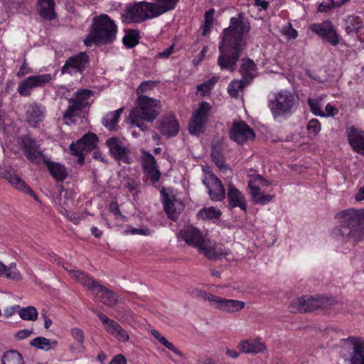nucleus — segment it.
<instances>
[{
    "instance_id": "7c9ffc66",
    "label": "nucleus",
    "mask_w": 364,
    "mask_h": 364,
    "mask_svg": "<svg viewBox=\"0 0 364 364\" xmlns=\"http://www.w3.org/2000/svg\"><path fill=\"white\" fill-rule=\"evenodd\" d=\"M54 0H38V14L42 18L46 21H51L56 18V14L54 11Z\"/></svg>"
},
{
    "instance_id": "a211bd4d",
    "label": "nucleus",
    "mask_w": 364,
    "mask_h": 364,
    "mask_svg": "<svg viewBox=\"0 0 364 364\" xmlns=\"http://www.w3.org/2000/svg\"><path fill=\"white\" fill-rule=\"evenodd\" d=\"M310 28L318 36L326 39L333 46H336L339 43L338 36L332 23L328 21H326L321 23L312 24Z\"/></svg>"
},
{
    "instance_id": "4c0bfd02",
    "label": "nucleus",
    "mask_w": 364,
    "mask_h": 364,
    "mask_svg": "<svg viewBox=\"0 0 364 364\" xmlns=\"http://www.w3.org/2000/svg\"><path fill=\"white\" fill-rule=\"evenodd\" d=\"M45 164L47 165L51 175L55 179L63 181L66 178L68 173L64 166L58 163L49 162L48 160L47 163Z\"/></svg>"
},
{
    "instance_id": "13d9d810",
    "label": "nucleus",
    "mask_w": 364,
    "mask_h": 364,
    "mask_svg": "<svg viewBox=\"0 0 364 364\" xmlns=\"http://www.w3.org/2000/svg\"><path fill=\"white\" fill-rule=\"evenodd\" d=\"M33 333V330L23 329L18 331L15 334V338L18 340H23L29 337Z\"/></svg>"
},
{
    "instance_id": "37998d69",
    "label": "nucleus",
    "mask_w": 364,
    "mask_h": 364,
    "mask_svg": "<svg viewBox=\"0 0 364 364\" xmlns=\"http://www.w3.org/2000/svg\"><path fill=\"white\" fill-rule=\"evenodd\" d=\"M139 37L138 31L131 30L124 36L122 41L126 47L132 48L139 43Z\"/></svg>"
},
{
    "instance_id": "de8ad7c7",
    "label": "nucleus",
    "mask_w": 364,
    "mask_h": 364,
    "mask_svg": "<svg viewBox=\"0 0 364 364\" xmlns=\"http://www.w3.org/2000/svg\"><path fill=\"white\" fill-rule=\"evenodd\" d=\"M309 105L311 108V112L318 116L324 117L325 113L320 108V100L318 99H311L308 100Z\"/></svg>"
},
{
    "instance_id": "8fccbe9b",
    "label": "nucleus",
    "mask_w": 364,
    "mask_h": 364,
    "mask_svg": "<svg viewBox=\"0 0 364 364\" xmlns=\"http://www.w3.org/2000/svg\"><path fill=\"white\" fill-rule=\"evenodd\" d=\"M242 81H233L229 85L228 92L230 96L236 97L238 95L239 90L242 89Z\"/></svg>"
},
{
    "instance_id": "bf43d9fd",
    "label": "nucleus",
    "mask_w": 364,
    "mask_h": 364,
    "mask_svg": "<svg viewBox=\"0 0 364 364\" xmlns=\"http://www.w3.org/2000/svg\"><path fill=\"white\" fill-rule=\"evenodd\" d=\"M173 51V45L166 48L163 52H160L157 54V57L159 58H167Z\"/></svg>"
},
{
    "instance_id": "052dcab7",
    "label": "nucleus",
    "mask_w": 364,
    "mask_h": 364,
    "mask_svg": "<svg viewBox=\"0 0 364 364\" xmlns=\"http://www.w3.org/2000/svg\"><path fill=\"white\" fill-rule=\"evenodd\" d=\"M125 232L131 233L132 235L134 234H139L143 235H149V230L148 229H138V228H132L130 230H126Z\"/></svg>"
},
{
    "instance_id": "5701e85b",
    "label": "nucleus",
    "mask_w": 364,
    "mask_h": 364,
    "mask_svg": "<svg viewBox=\"0 0 364 364\" xmlns=\"http://www.w3.org/2000/svg\"><path fill=\"white\" fill-rule=\"evenodd\" d=\"M161 193L163 198L164 210L168 217L173 221L176 220L182 210V204L176 203L175 200H171L168 193H166L164 188H162Z\"/></svg>"
},
{
    "instance_id": "0eeeda50",
    "label": "nucleus",
    "mask_w": 364,
    "mask_h": 364,
    "mask_svg": "<svg viewBox=\"0 0 364 364\" xmlns=\"http://www.w3.org/2000/svg\"><path fill=\"white\" fill-rule=\"evenodd\" d=\"M297 103L296 97L291 92L281 91L269 102V107L274 117L291 112Z\"/></svg>"
},
{
    "instance_id": "39448f33",
    "label": "nucleus",
    "mask_w": 364,
    "mask_h": 364,
    "mask_svg": "<svg viewBox=\"0 0 364 364\" xmlns=\"http://www.w3.org/2000/svg\"><path fill=\"white\" fill-rule=\"evenodd\" d=\"M160 102L146 95H139L136 100V106L129 114L132 125L144 132L148 129L145 122H152L160 113Z\"/></svg>"
},
{
    "instance_id": "a878e982",
    "label": "nucleus",
    "mask_w": 364,
    "mask_h": 364,
    "mask_svg": "<svg viewBox=\"0 0 364 364\" xmlns=\"http://www.w3.org/2000/svg\"><path fill=\"white\" fill-rule=\"evenodd\" d=\"M159 130L167 137L174 136L178 133L179 124L174 116H166L161 120Z\"/></svg>"
},
{
    "instance_id": "4d7b16f0",
    "label": "nucleus",
    "mask_w": 364,
    "mask_h": 364,
    "mask_svg": "<svg viewBox=\"0 0 364 364\" xmlns=\"http://www.w3.org/2000/svg\"><path fill=\"white\" fill-rule=\"evenodd\" d=\"M146 177L149 178L152 183H155L156 182L159 181L160 176H161V172L158 168H155L154 170H151L149 171L145 172Z\"/></svg>"
},
{
    "instance_id": "f8f14e48",
    "label": "nucleus",
    "mask_w": 364,
    "mask_h": 364,
    "mask_svg": "<svg viewBox=\"0 0 364 364\" xmlns=\"http://www.w3.org/2000/svg\"><path fill=\"white\" fill-rule=\"evenodd\" d=\"M105 144L109 149L110 155L117 161L129 164L132 161L130 150L125 143L117 137L107 139Z\"/></svg>"
},
{
    "instance_id": "72a5a7b5",
    "label": "nucleus",
    "mask_w": 364,
    "mask_h": 364,
    "mask_svg": "<svg viewBox=\"0 0 364 364\" xmlns=\"http://www.w3.org/2000/svg\"><path fill=\"white\" fill-rule=\"evenodd\" d=\"M91 95L90 90H81L75 92L73 97L68 99V102H74L85 109L90 106L89 100Z\"/></svg>"
},
{
    "instance_id": "1a4fd4ad",
    "label": "nucleus",
    "mask_w": 364,
    "mask_h": 364,
    "mask_svg": "<svg viewBox=\"0 0 364 364\" xmlns=\"http://www.w3.org/2000/svg\"><path fill=\"white\" fill-rule=\"evenodd\" d=\"M210 105L207 102H202L199 107L193 112L189 122V132L191 134L198 135L205 129V124L210 115Z\"/></svg>"
},
{
    "instance_id": "09e8293b",
    "label": "nucleus",
    "mask_w": 364,
    "mask_h": 364,
    "mask_svg": "<svg viewBox=\"0 0 364 364\" xmlns=\"http://www.w3.org/2000/svg\"><path fill=\"white\" fill-rule=\"evenodd\" d=\"M211 157L215 164L220 168L222 169L225 166L224 156L220 151L215 149L211 153Z\"/></svg>"
},
{
    "instance_id": "423d86ee",
    "label": "nucleus",
    "mask_w": 364,
    "mask_h": 364,
    "mask_svg": "<svg viewBox=\"0 0 364 364\" xmlns=\"http://www.w3.org/2000/svg\"><path fill=\"white\" fill-rule=\"evenodd\" d=\"M336 304L332 297L304 296L293 300L289 306L292 312L306 313L318 309L328 308Z\"/></svg>"
},
{
    "instance_id": "473e14b6",
    "label": "nucleus",
    "mask_w": 364,
    "mask_h": 364,
    "mask_svg": "<svg viewBox=\"0 0 364 364\" xmlns=\"http://www.w3.org/2000/svg\"><path fill=\"white\" fill-rule=\"evenodd\" d=\"M240 73L246 82L253 79L256 75V65L250 59L243 60L241 65Z\"/></svg>"
},
{
    "instance_id": "f03ea898",
    "label": "nucleus",
    "mask_w": 364,
    "mask_h": 364,
    "mask_svg": "<svg viewBox=\"0 0 364 364\" xmlns=\"http://www.w3.org/2000/svg\"><path fill=\"white\" fill-rule=\"evenodd\" d=\"M180 235L186 244L196 248L200 254L209 259H218L230 255L222 244L213 242L205 232L193 225L185 226Z\"/></svg>"
},
{
    "instance_id": "864d4df0",
    "label": "nucleus",
    "mask_w": 364,
    "mask_h": 364,
    "mask_svg": "<svg viewBox=\"0 0 364 364\" xmlns=\"http://www.w3.org/2000/svg\"><path fill=\"white\" fill-rule=\"evenodd\" d=\"M156 84L154 81H144L141 83V85L138 87L136 90V93L139 95H142V93L146 92L149 90H151L154 85Z\"/></svg>"
},
{
    "instance_id": "2eb2a0df",
    "label": "nucleus",
    "mask_w": 364,
    "mask_h": 364,
    "mask_svg": "<svg viewBox=\"0 0 364 364\" xmlns=\"http://www.w3.org/2000/svg\"><path fill=\"white\" fill-rule=\"evenodd\" d=\"M341 228H353L364 225V209L350 208L337 213Z\"/></svg>"
},
{
    "instance_id": "338daca9",
    "label": "nucleus",
    "mask_w": 364,
    "mask_h": 364,
    "mask_svg": "<svg viewBox=\"0 0 364 364\" xmlns=\"http://www.w3.org/2000/svg\"><path fill=\"white\" fill-rule=\"evenodd\" d=\"M67 218L74 223H78L80 220V215L76 213L69 212V213L67 214Z\"/></svg>"
},
{
    "instance_id": "680f3d73",
    "label": "nucleus",
    "mask_w": 364,
    "mask_h": 364,
    "mask_svg": "<svg viewBox=\"0 0 364 364\" xmlns=\"http://www.w3.org/2000/svg\"><path fill=\"white\" fill-rule=\"evenodd\" d=\"M109 364H127V359L122 354H119L114 357Z\"/></svg>"
},
{
    "instance_id": "c03bdc74",
    "label": "nucleus",
    "mask_w": 364,
    "mask_h": 364,
    "mask_svg": "<svg viewBox=\"0 0 364 364\" xmlns=\"http://www.w3.org/2000/svg\"><path fill=\"white\" fill-rule=\"evenodd\" d=\"M8 274L6 278L12 280L20 281L23 279V276L20 271L16 269V263L11 262L7 266Z\"/></svg>"
},
{
    "instance_id": "4468645a",
    "label": "nucleus",
    "mask_w": 364,
    "mask_h": 364,
    "mask_svg": "<svg viewBox=\"0 0 364 364\" xmlns=\"http://www.w3.org/2000/svg\"><path fill=\"white\" fill-rule=\"evenodd\" d=\"M89 63V55L81 52L79 54L70 57L61 68L62 74L74 75L82 74Z\"/></svg>"
},
{
    "instance_id": "7ed1b4c3",
    "label": "nucleus",
    "mask_w": 364,
    "mask_h": 364,
    "mask_svg": "<svg viewBox=\"0 0 364 364\" xmlns=\"http://www.w3.org/2000/svg\"><path fill=\"white\" fill-rule=\"evenodd\" d=\"M178 1L155 0V3L141 1L127 7L124 16L131 22L139 23L173 9Z\"/></svg>"
},
{
    "instance_id": "a19ab883",
    "label": "nucleus",
    "mask_w": 364,
    "mask_h": 364,
    "mask_svg": "<svg viewBox=\"0 0 364 364\" xmlns=\"http://www.w3.org/2000/svg\"><path fill=\"white\" fill-rule=\"evenodd\" d=\"M18 314L21 319L31 321H36L38 315L37 309L32 306L21 309Z\"/></svg>"
},
{
    "instance_id": "a18cd8bd",
    "label": "nucleus",
    "mask_w": 364,
    "mask_h": 364,
    "mask_svg": "<svg viewBox=\"0 0 364 364\" xmlns=\"http://www.w3.org/2000/svg\"><path fill=\"white\" fill-rule=\"evenodd\" d=\"M214 10L210 9L205 13V22L203 26V36H206L210 31L213 25Z\"/></svg>"
},
{
    "instance_id": "774afa93",
    "label": "nucleus",
    "mask_w": 364,
    "mask_h": 364,
    "mask_svg": "<svg viewBox=\"0 0 364 364\" xmlns=\"http://www.w3.org/2000/svg\"><path fill=\"white\" fill-rule=\"evenodd\" d=\"M196 364H216L215 362L210 358L205 357L200 358L197 360Z\"/></svg>"
},
{
    "instance_id": "5fc2aeb1",
    "label": "nucleus",
    "mask_w": 364,
    "mask_h": 364,
    "mask_svg": "<svg viewBox=\"0 0 364 364\" xmlns=\"http://www.w3.org/2000/svg\"><path fill=\"white\" fill-rule=\"evenodd\" d=\"M73 338L80 345L82 346L85 339V335L82 329L73 328L71 329Z\"/></svg>"
},
{
    "instance_id": "2f4dec72",
    "label": "nucleus",
    "mask_w": 364,
    "mask_h": 364,
    "mask_svg": "<svg viewBox=\"0 0 364 364\" xmlns=\"http://www.w3.org/2000/svg\"><path fill=\"white\" fill-rule=\"evenodd\" d=\"M69 106L63 113V120L67 124L74 123L76 117H80L84 109L74 102H68Z\"/></svg>"
},
{
    "instance_id": "4be33fe9",
    "label": "nucleus",
    "mask_w": 364,
    "mask_h": 364,
    "mask_svg": "<svg viewBox=\"0 0 364 364\" xmlns=\"http://www.w3.org/2000/svg\"><path fill=\"white\" fill-rule=\"evenodd\" d=\"M96 299L107 306H114L118 301V296L112 290L99 284L92 291Z\"/></svg>"
},
{
    "instance_id": "e2e57ef3",
    "label": "nucleus",
    "mask_w": 364,
    "mask_h": 364,
    "mask_svg": "<svg viewBox=\"0 0 364 364\" xmlns=\"http://www.w3.org/2000/svg\"><path fill=\"white\" fill-rule=\"evenodd\" d=\"M212 88L205 82L197 87L198 92H200L203 95L208 94Z\"/></svg>"
},
{
    "instance_id": "69168bd1",
    "label": "nucleus",
    "mask_w": 364,
    "mask_h": 364,
    "mask_svg": "<svg viewBox=\"0 0 364 364\" xmlns=\"http://www.w3.org/2000/svg\"><path fill=\"white\" fill-rule=\"evenodd\" d=\"M325 109L326 114H325L324 117L334 116L338 112V110L335 109L331 104H327Z\"/></svg>"
},
{
    "instance_id": "393cba45",
    "label": "nucleus",
    "mask_w": 364,
    "mask_h": 364,
    "mask_svg": "<svg viewBox=\"0 0 364 364\" xmlns=\"http://www.w3.org/2000/svg\"><path fill=\"white\" fill-rule=\"evenodd\" d=\"M228 199L229 206L232 208L239 207L245 212L247 210L246 200L243 194L232 183L228 185Z\"/></svg>"
},
{
    "instance_id": "6e6552de",
    "label": "nucleus",
    "mask_w": 364,
    "mask_h": 364,
    "mask_svg": "<svg viewBox=\"0 0 364 364\" xmlns=\"http://www.w3.org/2000/svg\"><path fill=\"white\" fill-rule=\"evenodd\" d=\"M204 176L203 183L208 190L210 198L220 201L225 198V190L221 181L208 167L203 168Z\"/></svg>"
},
{
    "instance_id": "b1692460",
    "label": "nucleus",
    "mask_w": 364,
    "mask_h": 364,
    "mask_svg": "<svg viewBox=\"0 0 364 364\" xmlns=\"http://www.w3.org/2000/svg\"><path fill=\"white\" fill-rule=\"evenodd\" d=\"M347 341L353 346L350 364H364V340L357 337H349Z\"/></svg>"
},
{
    "instance_id": "c756f323",
    "label": "nucleus",
    "mask_w": 364,
    "mask_h": 364,
    "mask_svg": "<svg viewBox=\"0 0 364 364\" xmlns=\"http://www.w3.org/2000/svg\"><path fill=\"white\" fill-rule=\"evenodd\" d=\"M46 109L37 103H32L26 110V120L33 126L41 122L44 117Z\"/></svg>"
},
{
    "instance_id": "aec40b11",
    "label": "nucleus",
    "mask_w": 364,
    "mask_h": 364,
    "mask_svg": "<svg viewBox=\"0 0 364 364\" xmlns=\"http://www.w3.org/2000/svg\"><path fill=\"white\" fill-rule=\"evenodd\" d=\"M213 307L227 314H234L242 310L245 307V303L242 301L217 296Z\"/></svg>"
},
{
    "instance_id": "58836bf2",
    "label": "nucleus",
    "mask_w": 364,
    "mask_h": 364,
    "mask_svg": "<svg viewBox=\"0 0 364 364\" xmlns=\"http://www.w3.org/2000/svg\"><path fill=\"white\" fill-rule=\"evenodd\" d=\"M123 109V108H120L114 112L108 113L102 119V124L105 127L110 130L114 129L117 126Z\"/></svg>"
},
{
    "instance_id": "ea45409f",
    "label": "nucleus",
    "mask_w": 364,
    "mask_h": 364,
    "mask_svg": "<svg viewBox=\"0 0 364 364\" xmlns=\"http://www.w3.org/2000/svg\"><path fill=\"white\" fill-rule=\"evenodd\" d=\"M2 364H23L21 355L16 350H9L2 357Z\"/></svg>"
},
{
    "instance_id": "c9c22d12",
    "label": "nucleus",
    "mask_w": 364,
    "mask_h": 364,
    "mask_svg": "<svg viewBox=\"0 0 364 364\" xmlns=\"http://www.w3.org/2000/svg\"><path fill=\"white\" fill-rule=\"evenodd\" d=\"M248 186L250 189L251 196L257 203L266 204L270 202L274 198L273 195L263 194L261 193L259 188L252 184V182H250Z\"/></svg>"
},
{
    "instance_id": "e433bc0d",
    "label": "nucleus",
    "mask_w": 364,
    "mask_h": 364,
    "mask_svg": "<svg viewBox=\"0 0 364 364\" xmlns=\"http://www.w3.org/2000/svg\"><path fill=\"white\" fill-rule=\"evenodd\" d=\"M30 345L38 349L48 351L55 348L58 345V342L55 340L50 341L45 337L38 336L31 340Z\"/></svg>"
},
{
    "instance_id": "0e129e2a",
    "label": "nucleus",
    "mask_w": 364,
    "mask_h": 364,
    "mask_svg": "<svg viewBox=\"0 0 364 364\" xmlns=\"http://www.w3.org/2000/svg\"><path fill=\"white\" fill-rule=\"evenodd\" d=\"M109 210L113 213L115 215L122 216L119 205L116 202H112L109 205Z\"/></svg>"
},
{
    "instance_id": "dca6fc26",
    "label": "nucleus",
    "mask_w": 364,
    "mask_h": 364,
    "mask_svg": "<svg viewBox=\"0 0 364 364\" xmlns=\"http://www.w3.org/2000/svg\"><path fill=\"white\" fill-rule=\"evenodd\" d=\"M230 138L237 142L242 144L249 140H252L255 137V134L244 122H235L229 132Z\"/></svg>"
},
{
    "instance_id": "6e6d98bb",
    "label": "nucleus",
    "mask_w": 364,
    "mask_h": 364,
    "mask_svg": "<svg viewBox=\"0 0 364 364\" xmlns=\"http://www.w3.org/2000/svg\"><path fill=\"white\" fill-rule=\"evenodd\" d=\"M309 132L313 133L314 135L317 134L321 130V124L316 119H311L307 125Z\"/></svg>"
},
{
    "instance_id": "412c9836",
    "label": "nucleus",
    "mask_w": 364,
    "mask_h": 364,
    "mask_svg": "<svg viewBox=\"0 0 364 364\" xmlns=\"http://www.w3.org/2000/svg\"><path fill=\"white\" fill-rule=\"evenodd\" d=\"M343 240L351 242L354 245L364 239V225H357L353 228H341L337 230Z\"/></svg>"
},
{
    "instance_id": "c85d7f7f",
    "label": "nucleus",
    "mask_w": 364,
    "mask_h": 364,
    "mask_svg": "<svg viewBox=\"0 0 364 364\" xmlns=\"http://www.w3.org/2000/svg\"><path fill=\"white\" fill-rule=\"evenodd\" d=\"M239 348L242 353L253 354L263 353L267 349L265 344L258 339L242 341Z\"/></svg>"
},
{
    "instance_id": "f257e3e1",
    "label": "nucleus",
    "mask_w": 364,
    "mask_h": 364,
    "mask_svg": "<svg viewBox=\"0 0 364 364\" xmlns=\"http://www.w3.org/2000/svg\"><path fill=\"white\" fill-rule=\"evenodd\" d=\"M250 30V23L240 15L230 19V25L223 31V40L219 46L218 65L221 70L234 72L240 54L247 45V36Z\"/></svg>"
},
{
    "instance_id": "3c124183",
    "label": "nucleus",
    "mask_w": 364,
    "mask_h": 364,
    "mask_svg": "<svg viewBox=\"0 0 364 364\" xmlns=\"http://www.w3.org/2000/svg\"><path fill=\"white\" fill-rule=\"evenodd\" d=\"M216 296H215V295H213V294L208 293L205 291L200 290L196 299H200L202 301H207L210 303V306H212L213 307Z\"/></svg>"
},
{
    "instance_id": "79ce46f5",
    "label": "nucleus",
    "mask_w": 364,
    "mask_h": 364,
    "mask_svg": "<svg viewBox=\"0 0 364 364\" xmlns=\"http://www.w3.org/2000/svg\"><path fill=\"white\" fill-rule=\"evenodd\" d=\"M151 334L153 336L156 338L161 343H162L164 346H166L171 351L174 353L175 354L181 356V352L174 346L173 343L169 342L164 336H161L159 332L156 330L151 331Z\"/></svg>"
},
{
    "instance_id": "603ef678",
    "label": "nucleus",
    "mask_w": 364,
    "mask_h": 364,
    "mask_svg": "<svg viewBox=\"0 0 364 364\" xmlns=\"http://www.w3.org/2000/svg\"><path fill=\"white\" fill-rule=\"evenodd\" d=\"M141 160L144 169L150 168L151 166H155L156 164V161L154 157L148 152L144 153Z\"/></svg>"
},
{
    "instance_id": "bb28decb",
    "label": "nucleus",
    "mask_w": 364,
    "mask_h": 364,
    "mask_svg": "<svg viewBox=\"0 0 364 364\" xmlns=\"http://www.w3.org/2000/svg\"><path fill=\"white\" fill-rule=\"evenodd\" d=\"M348 139L353 150L364 154V132H360L354 127L347 130Z\"/></svg>"
},
{
    "instance_id": "49530a36",
    "label": "nucleus",
    "mask_w": 364,
    "mask_h": 364,
    "mask_svg": "<svg viewBox=\"0 0 364 364\" xmlns=\"http://www.w3.org/2000/svg\"><path fill=\"white\" fill-rule=\"evenodd\" d=\"M200 216L203 218H220L221 213L220 210H216L213 207H210L207 208H203L199 212Z\"/></svg>"
},
{
    "instance_id": "20e7f679",
    "label": "nucleus",
    "mask_w": 364,
    "mask_h": 364,
    "mask_svg": "<svg viewBox=\"0 0 364 364\" xmlns=\"http://www.w3.org/2000/svg\"><path fill=\"white\" fill-rule=\"evenodd\" d=\"M117 26L107 15L101 14L93 18L88 35L84 43L87 46L109 45L116 39Z\"/></svg>"
},
{
    "instance_id": "ddd939ff",
    "label": "nucleus",
    "mask_w": 364,
    "mask_h": 364,
    "mask_svg": "<svg viewBox=\"0 0 364 364\" xmlns=\"http://www.w3.org/2000/svg\"><path fill=\"white\" fill-rule=\"evenodd\" d=\"M98 141L97 136L92 132L85 134L75 144H72L70 146L73 154L79 157L78 161L80 164L84 163V151H90L97 146Z\"/></svg>"
},
{
    "instance_id": "f3484780",
    "label": "nucleus",
    "mask_w": 364,
    "mask_h": 364,
    "mask_svg": "<svg viewBox=\"0 0 364 364\" xmlns=\"http://www.w3.org/2000/svg\"><path fill=\"white\" fill-rule=\"evenodd\" d=\"M1 177L5 178L11 183L16 190L28 194L36 200L40 202L38 197L33 191L25 183V181L16 173V171L12 168H9L1 173Z\"/></svg>"
},
{
    "instance_id": "cd10ccee",
    "label": "nucleus",
    "mask_w": 364,
    "mask_h": 364,
    "mask_svg": "<svg viewBox=\"0 0 364 364\" xmlns=\"http://www.w3.org/2000/svg\"><path fill=\"white\" fill-rule=\"evenodd\" d=\"M65 269L68 271L70 275L74 278L76 282L80 283L83 287H86L88 290L92 291L97 287L100 284L97 281L93 278L89 277L87 274L80 270H72L68 269L65 267Z\"/></svg>"
},
{
    "instance_id": "9b49d317",
    "label": "nucleus",
    "mask_w": 364,
    "mask_h": 364,
    "mask_svg": "<svg viewBox=\"0 0 364 364\" xmlns=\"http://www.w3.org/2000/svg\"><path fill=\"white\" fill-rule=\"evenodd\" d=\"M92 311L95 314L102 323L106 331L114 336L121 342H127L129 340V336L127 331L124 329L117 322L113 319L109 318L100 311L92 309Z\"/></svg>"
},
{
    "instance_id": "9d476101",
    "label": "nucleus",
    "mask_w": 364,
    "mask_h": 364,
    "mask_svg": "<svg viewBox=\"0 0 364 364\" xmlns=\"http://www.w3.org/2000/svg\"><path fill=\"white\" fill-rule=\"evenodd\" d=\"M53 79V76L49 73L29 76L19 82L18 92L21 96L28 97L33 89L43 87Z\"/></svg>"
},
{
    "instance_id": "6ab92c4d",
    "label": "nucleus",
    "mask_w": 364,
    "mask_h": 364,
    "mask_svg": "<svg viewBox=\"0 0 364 364\" xmlns=\"http://www.w3.org/2000/svg\"><path fill=\"white\" fill-rule=\"evenodd\" d=\"M23 146L25 155L30 161L36 164H41L42 161L47 163L46 158L35 140L31 138H25L23 140Z\"/></svg>"
},
{
    "instance_id": "f704fd0d",
    "label": "nucleus",
    "mask_w": 364,
    "mask_h": 364,
    "mask_svg": "<svg viewBox=\"0 0 364 364\" xmlns=\"http://www.w3.org/2000/svg\"><path fill=\"white\" fill-rule=\"evenodd\" d=\"M91 95L90 90H81L75 92L73 97L68 99V102H74L85 109L90 106L89 100Z\"/></svg>"
}]
</instances>
